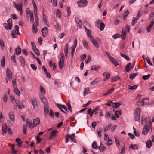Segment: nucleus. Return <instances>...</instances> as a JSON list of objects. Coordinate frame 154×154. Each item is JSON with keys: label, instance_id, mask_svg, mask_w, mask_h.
I'll return each mask as SVG.
<instances>
[{"label": "nucleus", "instance_id": "27", "mask_svg": "<svg viewBox=\"0 0 154 154\" xmlns=\"http://www.w3.org/2000/svg\"><path fill=\"white\" fill-rule=\"evenodd\" d=\"M41 99L42 102L45 105H47V103L46 98L44 96L41 97Z\"/></svg>", "mask_w": 154, "mask_h": 154}, {"label": "nucleus", "instance_id": "31", "mask_svg": "<svg viewBox=\"0 0 154 154\" xmlns=\"http://www.w3.org/2000/svg\"><path fill=\"white\" fill-rule=\"evenodd\" d=\"M100 68V66H94L93 65L92 66L91 68V70H94L95 71H96L97 70L99 69Z\"/></svg>", "mask_w": 154, "mask_h": 154}, {"label": "nucleus", "instance_id": "32", "mask_svg": "<svg viewBox=\"0 0 154 154\" xmlns=\"http://www.w3.org/2000/svg\"><path fill=\"white\" fill-rule=\"evenodd\" d=\"M122 111L121 110L116 111L115 112V116L116 117L119 118V116L121 115Z\"/></svg>", "mask_w": 154, "mask_h": 154}, {"label": "nucleus", "instance_id": "44", "mask_svg": "<svg viewBox=\"0 0 154 154\" xmlns=\"http://www.w3.org/2000/svg\"><path fill=\"white\" fill-rule=\"evenodd\" d=\"M26 16L27 17L29 18V14H30L31 13L30 12L29 8H26Z\"/></svg>", "mask_w": 154, "mask_h": 154}, {"label": "nucleus", "instance_id": "51", "mask_svg": "<svg viewBox=\"0 0 154 154\" xmlns=\"http://www.w3.org/2000/svg\"><path fill=\"white\" fill-rule=\"evenodd\" d=\"M137 86L136 85H134L133 86L129 85L128 89H131V90L136 89L137 88Z\"/></svg>", "mask_w": 154, "mask_h": 154}, {"label": "nucleus", "instance_id": "4", "mask_svg": "<svg viewBox=\"0 0 154 154\" xmlns=\"http://www.w3.org/2000/svg\"><path fill=\"white\" fill-rule=\"evenodd\" d=\"M30 101L32 102V104L33 106V108L35 110H37L38 109V107L36 99H35L34 100H31Z\"/></svg>", "mask_w": 154, "mask_h": 154}, {"label": "nucleus", "instance_id": "26", "mask_svg": "<svg viewBox=\"0 0 154 154\" xmlns=\"http://www.w3.org/2000/svg\"><path fill=\"white\" fill-rule=\"evenodd\" d=\"M26 124L27 126L29 127L30 128H34V127H35L34 125H33V124L32 122H27Z\"/></svg>", "mask_w": 154, "mask_h": 154}, {"label": "nucleus", "instance_id": "56", "mask_svg": "<svg viewBox=\"0 0 154 154\" xmlns=\"http://www.w3.org/2000/svg\"><path fill=\"white\" fill-rule=\"evenodd\" d=\"M110 74L107 73V75L104 79L103 80L104 81H106L110 77Z\"/></svg>", "mask_w": 154, "mask_h": 154}, {"label": "nucleus", "instance_id": "45", "mask_svg": "<svg viewBox=\"0 0 154 154\" xmlns=\"http://www.w3.org/2000/svg\"><path fill=\"white\" fill-rule=\"evenodd\" d=\"M105 27V25L102 22H101L100 24V29L102 31L104 29V28Z\"/></svg>", "mask_w": 154, "mask_h": 154}, {"label": "nucleus", "instance_id": "53", "mask_svg": "<svg viewBox=\"0 0 154 154\" xmlns=\"http://www.w3.org/2000/svg\"><path fill=\"white\" fill-rule=\"evenodd\" d=\"M146 60L148 63L149 64L152 66H153V65L152 64L151 61L150 60V59L149 57H146Z\"/></svg>", "mask_w": 154, "mask_h": 154}, {"label": "nucleus", "instance_id": "30", "mask_svg": "<svg viewBox=\"0 0 154 154\" xmlns=\"http://www.w3.org/2000/svg\"><path fill=\"white\" fill-rule=\"evenodd\" d=\"M37 28L36 26L35 25L34 23L32 25V31L35 34L37 32Z\"/></svg>", "mask_w": 154, "mask_h": 154}, {"label": "nucleus", "instance_id": "13", "mask_svg": "<svg viewBox=\"0 0 154 154\" xmlns=\"http://www.w3.org/2000/svg\"><path fill=\"white\" fill-rule=\"evenodd\" d=\"M85 29L86 32L87 33V34L88 35V37H89L90 38H92V36H91V33L90 30L86 27H85Z\"/></svg>", "mask_w": 154, "mask_h": 154}, {"label": "nucleus", "instance_id": "41", "mask_svg": "<svg viewBox=\"0 0 154 154\" xmlns=\"http://www.w3.org/2000/svg\"><path fill=\"white\" fill-rule=\"evenodd\" d=\"M30 21L31 23H34V18L33 16V14L32 13H31L30 14Z\"/></svg>", "mask_w": 154, "mask_h": 154}, {"label": "nucleus", "instance_id": "42", "mask_svg": "<svg viewBox=\"0 0 154 154\" xmlns=\"http://www.w3.org/2000/svg\"><path fill=\"white\" fill-rule=\"evenodd\" d=\"M137 75V73L131 74L129 75V78L131 80H133Z\"/></svg>", "mask_w": 154, "mask_h": 154}, {"label": "nucleus", "instance_id": "46", "mask_svg": "<svg viewBox=\"0 0 154 154\" xmlns=\"http://www.w3.org/2000/svg\"><path fill=\"white\" fill-rule=\"evenodd\" d=\"M150 74H148L147 75H145L143 76L142 78L145 80H146L148 79L150 77Z\"/></svg>", "mask_w": 154, "mask_h": 154}, {"label": "nucleus", "instance_id": "63", "mask_svg": "<svg viewBox=\"0 0 154 154\" xmlns=\"http://www.w3.org/2000/svg\"><path fill=\"white\" fill-rule=\"evenodd\" d=\"M112 143V141L111 139H109L107 143H106L107 145L108 146L111 145Z\"/></svg>", "mask_w": 154, "mask_h": 154}, {"label": "nucleus", "instance_id": "10", "mask_svg": "<svg viewBox=\"0 0 154 154\" xmlns=\"http://www.w3.org/2000/svg\"><path fill=\"white\" fill-rule=\"evenodd\" d=\"M2 130L3 133H6L7 131V126L6 124L4 123L3 124L2 126Z\"/></svg>", "mask_w": 154, "mask_h": 154}, {"label": "nucleus", "instance_id": "8", "mask_svg": "<svg viewBox=\"0 0 154 154\" xmlns=\"http://www.w3.org/2000/svg\"><path fill=\"white\" fill-rule=\"evenodd\" d=\"M33 125L35 127H36L39 124L40 119L38 118L35 119H34L33 121Z\"/></svg>", "mask_w": 154, "mask_h": 154}, {"label": "nucleus", "instance_id": "22", "mask_svg": "<svg viewBox=\"0 0 154 154\" xmlns=\"http://www.w3.org/2000/svg\"><path fill=\"white\" fill-rule=\"evenodd\" d=\"M76 23L78 24V26L80 28H81L82 27V23L81 20L78 18L75 19Z\"/></svg>", "mask_w": 154, "mask_h": 154}, {"label": "nucleus", "instance_id": "59", "mask_svg": "<svg viewBox=\"0 0 154 154\" xmlns=\"http://www.w3.org/2000/svg\"><path fill=\"white\" fill-rule=\"evenodd\" d=\"M35 22L37 25L38 24V20L39 18L38 17V16L37 15H36L35 16Z\"/></svg>", "mask_w": 154, "mask_h": 154}, {"label": "nucleus", "instance_id": "49", "mask_svg": "<svg viewBox=\"0 0 154 154\" xmlns=\"http://www.w3.org/2000/svg\"><path fill=\"white\" fill-rule=\"evenodd\" d=\"M19 27L18 25H16L15 27V31L16 32L17 34L18 35L20 34V33L19 31Z\"/></svg>", "mask_w": 154, "mask_h": 154}, {"label": "nucleus", "instance_id": "62", "mask_svg": "<svg viewBox=\"0 0 154 154\" xmlns=\"http://www.w3.org/2000/svg\"><path fill=\"white\" fill-rule=\"evenodd\" d=\"M115 142L116 143V146H120V143L119 141L117 140V138L116 137H115Z\"/></svg>", "mask_w": 154, "mask_h": 154}, {"label": "nucleus", "instance_id": "34", "mask_svg": "<svg viewBox=\"0 0 154 154\" xmlns=\"http://www.w3.org/2000/svg\"><path fill=\"white\" fill-rule=\"evenodd\" d=\"M6 74L7 76H12V73L11 70L7 68L6 69Z\"/></svg>", "mask_w": 154, "mask_h": 154}, {"label": "nucleus", "instance_id": "40", "mask_svg": "<svg viewBox=\"0 0 154 154\" xmlns=\"http://www.w3.org/2000/svg\"><path fill=\"white\" fill-rule=\"evenodd\" d=\"M12 86L13 88H15L17 87L16 82V79H13L12 81Z\"/></svg>", "mask_w": 154, "mask_h": 154}, {"label": "nucleus", "instance_id": "7", "mask_svg": "<svg viewBox=\"0 0 154 154\" xmlns=\"http://www.w3.org/2000/svg\"><path fill=\"white\" fill-rule=\"evenodd\" d=\"M91 40L93 44L97 48H99V46L98 45V41L97 40V38H96V39H93L92 38H91Z\"/></svg>", "mask_w": 154, "mask_h": 154}, {"label": "nucleus", "instance_id": "23", "mask_svg": "<svg viewBox=\"0 0 154 154\" xmlns=\"http://www.w3.org/2000/svg\"><path fill=\"white\" fill-rule=\"evenodd\" d=\"M19 60L20 62L21 65L23 66H24L25 65V62L24 58L20 56L19 57Z\"/></svg>", "mask_w": 154, "mask_h": 154}, {"label": "nucleus", "instance_id": "6", "mask_svg": "<svg viewBox=\"0 0 154 154\" xmlns=\"http://www.w3.org/2000/svg\"><path fill=\"white\" fill-rule=\"evenodd\" d=\"M64 61V59L62 60L60 59V60L58 63V65L59 68L60 69H62L63 67Z\"/></svg>", "mask_w": 154, "mask_h": 154}, {"label": "nucleus", "instance_id": "57", "mask_svg": "<svg viewBox=\"0 0 154 154\" xmlns=\"http://www.w3.org/2000/svg\"><path fill=\"white\" fill-rule=\"evenodd\" d=\"M81 61H82L84 60L85 59L86 57V54H84L82 55L81 56Z\"/></svg>", "mask_w": 154, "mask_h": 154}, {"label": "nucleus", "instance_id": "50", "mask_svg": "<svg viewBox=\"0 0 154 154\" xmlns=\"http://www.w3.org/2000/svg\"><path fill=\"white\" fill-rule=\"evenodd\" d=\"M120 54L121 56L125 58L126 60H130L129 58L126 55L123 54L122 53H121Z\"/></svg>", "mask_w": 154, "mask_h": 154}, {"label": "nucleus", "instance_id": "21", "mask_svg": "<svg viewBox=\"0 0 154 154\" xmlns=\"http://www.w3.org/2000/svg\"><path fill=\"white\" fill-rule=\"evenodd\" d=\"M48 107L47 106V105L44 106V113L45 116H46L49 112Z\"/></svg>", "mask_w": 154, "mask_h": 154}, {"label": "nucleus", "instance_id": "18", "mask_svg": "<svg viewBox=\"0 0 154 154\" xmlns=\"http://www.w3.org/2000/svg\"><path fill=\"white\" fill-rule=\"evenodd\" d=\"M152 143L150 140H148L146 142V146L148 148H151Z\"/></svg>", "mask_w": 154, "mask_h": 154}, {"label": "nucleus", "instance_id": "48", "mask_svg": "<svg viewBox=\"0 0 154 154\" xmlns=\"http://www.w3.org/2000/svg\"><path fill=\"white\" fill-rule=\"evenodd\" d=\"M15 31L14 30L11 31V36L13 38H17V35L15 34Z\"/></svg>", "mask_w": 154, "mask_h": 154}, {"label": "nucleus", "instance_id": "15", "mask_svg": "<svg viewBox=\"0 0 154 154\" xmlns=\"http://www.w3.org/2000/svg\"><path fill=\"white\" fill-rule=\"evenodd\" d=\"M100 81L101 79L100 78H97L91 82L90 84L91 85H94L99 82Z\"/></svg>", "mask_w": 154, "mask_h": 154}, {"label": "nucleus", "instance_id": "36", "mask_svg": "<svg viewBox=\"0 0 154 154\" xmlns=\"http://www.w3.org/2000/svg\"><path fill=\"white\" fill-rule=\"evenodd\" d=\"M102 131V129L101 128H97V132L99 136L100 137L102 135L101 132Z\"/></svg>", "mask_w": 154, "mask_h": 154}, {"label": "nucleus", "instance_id": "61", "mask_svg": "<svg viewBox=\"0 0 154 154\" xmlns=\"http://www.w3.org/2000/svg\"><path fill=\"white\" fill-rule=\"evenodd\" d=\"M31 68L34 70H36L37 69V67L35 65L31 64L30 65Z\"/></svg>", "mask_w": 154, "mask_h": 154}, {"label": "nucleus", "instance_id": "9", "mask_svg": "<svg viewBox=\"0 0 154 154\" xmlns=\"http://www.w3.org/2000/svg\"><path fill=\"white\" fill-rule=\"evenodd\" d=\"M57 131L56 130H54L50 133L49 138L51 139L53 137H55L57 134Z\"/></svg>", "mask_w": 154, "mask_h": 154}, {"label": "nucleus", "instance_id": "52", "mask_svg": "<svg viewBox=\"0 0 154 154\" xmlns=\"http://www.w3.org/2000/svg\"><path fill=\"white\" fill-rule=\"evenodd\" d=\"M35 53L38 56L40 55L39 52V50L37 48L33 50Z\"/></svg>", "mask_w": 154, "mask_h": 154}, {"label": "nucleus", "instance_id": "58", "mask_svg": "<svg viewBox=\"0 0 154 154\" xmlns=\"http://www.w3.org/2000/svg\"><path fill=\"white\" fill-rule=\"evenodd\" d=\"M36 138H37V140H36L37 143L38 144L41 141L42 139L40 138L39 136V135H37V136L36 137Z\"/></svg>", "mask_w": 154, "mask_h": 154}, {"label": "nucleus", "instance_id": "12", "mask_svg": "<svg viewBox=\"0 0 154 154\" xmlns=\"http://www.w3.org/2000/svg\"><path fill=\"white\" fill-rule=\"evenodd\" d=\"M42 32L43 35L45 37L46 36V34L48 32L47 28V27H45L42 29Z\"/></svg>", "mask_w": 154, "mask_h": 154}, {"label": "nucleus", "instance_id": "33", "mask_svg": "<svg viewBox=\"0 0 154 154\" xmlns=\"http://www.w3.org/2000/svg\"><path fill=\"white\" fill-rule=\"evenodd\" d=\"M121 104V103H114L112 105V107L113 108H117Z\"/></svg>", "mask_w": 154, "mask_h": 154}, {"label": "nucleus", "instance_id": "5", "mask_svg": "<svg viewBox=\"0 0 154 154\" xmlns=\"http://www.w3.org/2000/svg\"><path fill=\"white\" fill-rule=\"evenodd\" d=\"M9 117L11 120L13 122H15L14 113L13 111H10L9 113Z\"/></svg>", "mask_w": 154, "mask_h": 154}, {"label": "nucleus", "instance_id": "39", "mask_svg": "<svg viewBox=\"0 0 154 154\" xmlns=\"http://www.w3.org/2000/svg\"><path fill=\"white\" fill-rule=\"evenodd\" d=\"M92 147V148L95 149H97L98 148V146L96 142L95 141H94L93 142Z\"/></svg>", "mask_w": 154, "mask_h": 154}, {"label": "nucleus", "instance_id": "43", "mask_svg": "<svg viewBox=\"0 0 154 154\" xmlns=\"http://www.w3.org/2000/svg\"><path fill=\"white\" fill-rule=\"evenodd\" d=\"M120 78L118 76H115L113 77L112 78H111L112 82H115L118 80V79H120Z\"/></svg>", "mask_w": 154, "mask_h": 154}, {"label": "nucleus", "instance_id": "55", "mask_svg": "<svg viewBox=\"0 0 154 154\" xmlns=\"http://www.w3.org/2000/svg\"><path fill=\"white\" fill-rule=\"evenodd\" d=\"M8 25H9V24H7L6 23H4L3 24V26H4L5 28L7 30L10 29H10L9 28V26H8Z\"/></svg>", "mask_w": 154, "mask_h": 154}, {"label": "nucleus", "instance_id": "35", "mask_svg": "<svg viewBox=\"0 0 154 154\" xmlns=\"http://www.w3.org/2000/svg\"><path fill=\"white\" fill-rule=\"evenodd\" d=\"M1 66L2 67H4L5 66V58L4 57H2L1 60Z\"/></svg>", "mask_w": 154, "mask_h": 154}, {"label": "nucleus", "instance_id": "37", "mask_svg": "<svg viewBox=\"0 0 154 154\" xmlns=\"http://www.w3.org/2000/svg\"><path fill=\"white\" fill-rule=\"evenodd\" d=\"M0 45L2 49H4V43L3 40H0Z\"/></svg>", "mask_w": 154, "mask_h": 154}, {"label": "nucleus", "instance_id": "1", "mask_svg": "<svg viewBox=\"0 0 154 154\" xmlns=\"http://www.w3.org/2000/svg\"><path fill=\"white\" fill-rule=\"evenodd\" d=\"M151 123L150 121H149V124H146L143 129L142 134L144 135H146L148 132H151L152 131Z\"/></svg>", "mask_w": 154, "mask_h": 154}, {"label": "nucleus", "instance_id": "60", "mask_svg": "<svg viewBox=\"0 0 154 154\" xmlns=\"http://www.w3.org/2000/svg\"><path fill=\"white\" fill-rule=\"evenodd\" d=\"M112 126V124H109L107 126H106L105 128H106V129L108 131L110 130Z\"/></svg>", "mask_w": 154, "mask_h": 154}, {"label": "nucleus", "instance_id": "25", "mask_svg": "<svg viewBox=\"0 0 154 154\" xmlns=\"http://www.w3.org/2000/svg\"><path fill=\"white\" fill-rule=\"evenodd\" d=\"M8 24L9 25V28L10 29H11L12 24V20L11 19H9L7 20Z\"/></svg>", "mask_w": 154, "mask_h": 154}, {"label": "nucleus", "instance_id": "3", "mask_svg": "<svg viewBox=\"0 0 154 154\" xmlns=\"http://www.w3.org/2000/svg\"><path fill=\"white\" fill-rule=\"evenodd\" d=\"M78 6L82 7L87 5L88 3L87 0H81L77 2Z\"/></svg>", "mask_w": 154, "mask_h": 154}, {"label": "nucleus", "instance_id": "54", "mask_svg": "<svg viewBox=\"0 0 154 154\" xmlns=\"http://www.w3.org/2000/svg\"><path fill=\"white\" fill-rule=\"evenodd\" d=\"M69 137H70V136L69 134H67L66 136L65 141V143H67L69 141Z\"/></svg>", "mask_w": 154, "mask_h": 154}, {"label": "nucleus", "instance_id": "17", "mask_svg": "<svg viewBox=\"0 0 154 154\" xmlns=\"http://www.w3.org/2000/svg\"><path fill=\"white\" fill-rule=\"evenodd\" d=\"M16 54V55H19L21 54V50L19 46H18L15 49Z\"/></svg>", "mask_w": 154, "mask_h": 154}, {"label": "nucleus", "instance_id": "20", "mask_svg": "<svg viewBox=\"0 0 154 154\" xmlns=\"http://www.w3.org/2000/svg\"><path fill=\"white\" fill-rule=\"evenodd\" d=\"M147 100L146 98L143 99L142 101L139 100L138 102H136V104L138 105H143L144 104V100Z\"/></svg>", "mask_w": 154, "mask_h": 154}, {"label": "nucleus", "instance_id": "29", "mask_svg": "<svg viewBox=\"0 0 154 154\" xmlns=\"http://www.w3.org/2000/svg\"><path fill=\"white\" fill-rule=\"evenodd\" d=\"M131 63H128L125 68V69L127 72H129L130 70V67L131 66Z\"/></svg>", "mask_w": 154, "mask_h": 154}, {"label": "nucleus", "instance_id": "24", "mask_svg": "<svg viewBox=\"0 0 154 154\" xmlns=\"http://www.w3.org/2000/svg\"><path fill=\"white\" fill-rule=\"evenodd\" d=\"M84 47L86 48L87 49H88V46L87 41L85 40H83L82 41Z\"/></svg>", "mask_w": 154, "mask_h": 154}, {"label": "nucleus", "instance_id": "11", "mask_svg": "<svg viewBox=\"0 0 154 154\" xmlns=\"http://www.w3.org/2000/svg\"><path fill=\"white\" fill-rule=\"evenodd\" d=\"M22 2H20L19 3V4L18 5V10H17L20 11V14L21 15H22V14L23 13V10H22Z\"/></svg>", "mask_w": 154, "mask_h": 154}, {"label": "nucleus", "instance_id": "47", "mask_svg": "<svg viewBox=\"0 0 154 154\" xmlns=\"http://www.w3.org/2000/svg\"><path fill=\"white\" fill-rule=\"evenodd\" d=\"M89 90L88 89H87L86 88H85L84 89V91H83V94L84 96H85L87 94H88V91H89Z\"/></svg>", "mask_w": 154, "mask_h": 154}, {"label": "nucleus", "instance_id": "28", "mask_svg": "<svg viewBox=\"0 0 154 154\" xmlns=\"http://www.w3.org/2000/svg\"><path fill=\"white\" fill-rule=\"evenodd\" d=\"M16 141L17 143V145L19 146H20L22 144V142L20 139L17 138L16 140Z\"/></svg>", "mask_w": 154, "mask_h": 154}, {"label": "nucleus", "instance_id": "16", "mask_svg": "<svg viewBox=\"0 0 154 154\" xmlns=\"http://www.w3.org/2000/svg\"><path fill=\"white\" fill-rule=\"evenodd\" d=\"M109 59L110 61L116 66H117V65H119L118 62H117L116 60H115L113 57H111Z\"/></svg>", "mask_w": 154, "mask_h": 154}, {"label": "nucleus", "instance_id": "14", "mask_svg": "<svg viewBox=\"0 0 154 154\" xmlns=\"http://www.w3.org/2000/svg\"><path fill=\"white\" fill-rule=\"evenodd\" d=\"M98 149L100 152H103L106 149V148L103 146V144H100V146L98 147Z\"/></svg>", "mask_w": 154, "mask_h": 154}, {"label": "nucleus", "instance_id": "64", "mask_svg": "<svg viewBox=\"0 0 154 154\" xmlns=\"http://www.w3.org/2000/svg\"><path fill=\"white\" fill-rule=\"evenodd\" d=\"M18 106L20 109H22L23 108H24V106L23 105L22 103H21L19 105H17Z\"/></svg>", "mask_w": 154, "mask_h": 154}, {"label": "nucleus", "instance_id": "38", "mask_svg": "<svg viewBox=\"0 0 154 154\" xmlns=\"http://www.w3.org/2000/svg\"><path fill=\"white\" fill-rule=\"evenodd\" d=\"M14 92L16 93V94L18 96H19L20 95V94L19 90L17 88V87L15 88H14Z\"/></svg>", "mask_w": 154, "mask_h": 154}, {"label": "nucleus", "instance_id": "2", "mask_svg": "<svg viewBox=\"0 0 154 154\" xmlns=\"http://www.w3.org/2000/svg\"><path fill=\"white\" fill-rule=\"evenodd\" d=\"M140 108L135 109L134 112V117L136 121H139L140 119Z\"/></svg>", "mask_w": 154, "mask_h": 154}, {"label": "nucleus", "instance_id": "19", "mask_svg": "<svg viewBox=\"0 0 154 154\" xmlns=\"http://www.w3.org/2000/svg\"><path fill=\"white\" fill-rule=\"evenodd\" d=\"M148 119L144 117L143 116L141 118V123L143 125H144L145 123H147V121Z\"/></svg>", "mask_w": 154, "mask_h": 154}]
</instances>
